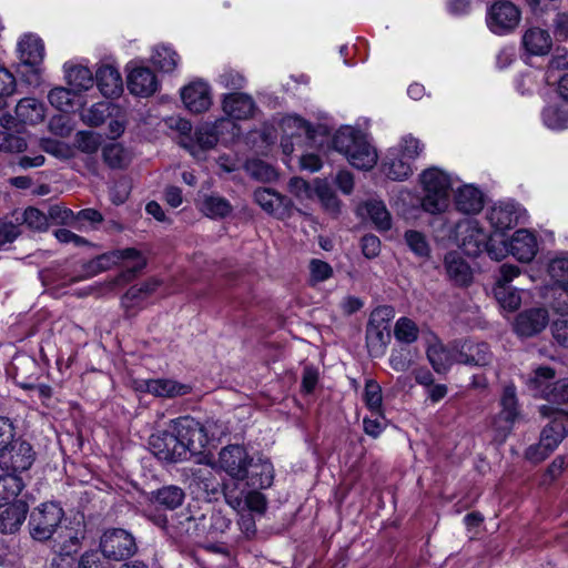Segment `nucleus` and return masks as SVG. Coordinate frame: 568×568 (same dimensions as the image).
Masks as SVG:
<instances>
[{"label":"nucleus","mask_w":568,"mask_h":568,"mask_svg":"<svg viewBox=\"0 0 568 568\" xmlns=\"http://www.w3.org/2000/svg\"><path fill=\"white\" fill-rule=\"evenodd\" d=\"M333 148L344 154L349 164L358 170H371L377 162V153L366 138L348 126L335 133Z\"/></svg>","instance_id":"obj_1"},{"label":"nucleus","mask_w":568,"mask_h":568,"mask_svg":"<svg viewBox=\"0 0 568 568\" xmlns=\"http://www.w3.org/2000/svg\"><path fill=\"white\" fill-rule=\"evenodd\" d=\"M122 261V272L116 276V284H126L133 281L136 275L146 266V258L144 255L133 247H128L112 252L110 254H102L92 260L88 264V271L91 274H97L108 270L112 264Z\"/></svg>","instance_id":"obj_2"},{"label":"nucleus","mask_w":568,"mask_h":568,"mask_svg":"<svg viewBox=\"0 0 568 568\" xmlns=\"http://www.w3.org/2000/svg\"><path fill=\"white\" fill-rule=\"evenodd\" d=\"M424 189L422 207L430 214H437L448 206L450 178L437 168L425 170L420 175Z\"/></svg>","instance_id":"obj_3"},{"label":"nucleus","mask_w":568,"mask_h":568,"mask_svg":"<svg viewBox=\"0 0 568 568\" xmlns=\"http://www.w3.org/2000/svg\"><path fill=\"white\" fill-rule=\"evenodd\" d=\"M63 516V509L54 503H45L34 508L29 519L31 537L39 541H45L54 534L58 535Z\"/></svg>","instance_id":"obj_4"},{"label":"nucleus","mask_w":568,"mask_h":568,"mask_svg":"<svg viewBox=\"0 0 568 568\" xmlns=\"http://www.w3.org/2000/svg\"><path fill=\"white\" fill-rule=\"evenodd\" d=\"M520 21L521 11L511 1L497 0L487 9L486 24L494 34L506 36L513 33Z\"/></svg>","instance_id":"obj_5"},{"label":"nucleus","mask_w":568,"mask_h":568,"mask_svg":"<svg viewBox=\"0 0 568 568\" xmlns=\"http://www.w3.org/2000/svg\"><path fill=\"white\" fill-rule=\"evenodd\" d=\"M495 237H489L487 233L478 227L477 223L469 222L465 226L464 236L462 239V247L469 256H477L481 252L487 251L489 256L495 260H500L506 256L507 245L505 241H500L503 247L500 252L495 251Z\"/></svg>","instance_id":"obj_6"},{"label":"nucleus","mask_w":568,"mask_h":568,"mask_svg":"<svg viewBox=\"0 0 568 568\" xmlns=\"http://www.w3.org/2000/svg\"><path fill=\"white\" fill-rule=\"evenodd\" d=\"M100 548L108 559L116 561L133 556L138 549L132 534L121 528L105 530L100 539Z\"/></svg>","instance_id":"obj_7"},{"label":"nucleus","mask_w":568,"mask_h":568,"mask_svg":"<svg viewBox=\"0 0 568 568\" xmlns=\"http://www.w3.org/2000/svg\"><path fill=\"white\" fill-rule=\"evenodd\" d=\"M151 452L161 460L178 463L185 457V449L181 443L179 430H162L151 435L149 440Z\"/></svg>","instance_id":"obj_8"},{"label":"nucleus","mask_w":568,"mask_h":568,"mask_svg":"<svg viewBox=\"0 0 568 568\" xmlns=\"http://www.w3.org/2000/svg\"><path fill=\"white\" fill-rule=\"evenodd\" d=\"M174 429L179 430L181 443L187 454H201L209 444L207 426L202 425L191 417H182L174 420Z\"/></svg>","instance_id":"obj_9"},{"label":"nucleus","mask_w":568,"mask_h":568,"mask_svg":"<svg viewBox=\"0 0 568 568\" xmlns=\"http://www.w3.org/2000/svg\"><path fill=\"white\" fill-rule=\"evenodd\" d=\"M500 412L494 418L493 425L504 439L513 429L515 422L519 418L520 412L516 396V387L513 384L504 387L500 397Z\"/></svg>","instance_id":"obj_10"},{"label":"nucleus","mask_w":568,"mask_h":568,"mask_svg":"<svg viewBox=\"0 0 568 568\" xmlns=\"http://www.w3.org/2000/svg\"><path fill=\"white\" fill-rule=\"evenodd\" d=\"M252 456L241 445H229L219 453V467L231 478L240 480L244 471L250 466Z\"/></svg>","instance_id":"obj_11"},{"label":"nucleus","mask_w":568,"mask_h":568,"mask_svg":"<svg viewBox=\"0 0 568 568\" xmlns=\"http://www.w3.org/2000/svg\"><path fill=\"white\" fill-rule=\"evenodd\" d=\"M254 200L264 211L280 220H285L292 216L294 206L291 199L272 189H257L254 192Z\"/></svg>","instance_id":"obj_12"},{"label":"nucleus","mask_w":568,"mask_h":568,"mask_svg":"<svg viewBox=\"0 0 568 568\" xmlns=\"http://www.w3.org/2000/svg\"><path fill=\"white\" fill-rule=\"evenodd\" d=\"M274 479V468L268 459L254 457L250 460L243 478L241 481H245L246 486L252 489H265L268 488Z\"/></svg>","instance_id":"obj_13"},{"label":"nucleus","mask_w":568,"mask_h":568,"mask_svg":"<svg viewBox=\"0 0 568 568\" xmlns=\"http://www.w3.org/2000/svg\"><path fill=\"white\" fill-rule=\"evenodd\" d=\"M181 99L192 113H202L212 104L211 91L207 83L193 81L181 90Z\"/></svg>","instance_id":"obj_14"},{"label":"nucleus","mask_w":568,"mask_h":568,"mask_svg":"<svg viewBox=\"0 0 568 568\" xmlns=\"http://www.w3.org/2000/svg\"><path fill=\"white\" fill-rule=\"evenodd\" d=\"M493 359V354L487 343H475L465 341L460 344L456 343V363L487 366Z\"/></svg>","instance_id":"obj_15"},{"label":"nucleus","mask_w":568,"mask_h":568,"mask_svg":"<svg viewBox=\"0 0 568 568\" xmlns=\"http://www.w3.org/2000/svg\"><path fill=\"white\" fill-rule=\"evenodd\" d=\"M507 252L520 262H530L537 253V241L532 233L527 230H518L514 233L510 241H505Z\"/></svg>","instance_id":"obj_16"},{"label":"nucleus","mask_w":568,"mask_h":568,"mask_svg":"<svg viewBox=\"0 0 568 568\" xmlns=\"http://www.w3.org/2000/svg\"><path fill=\"white\" fill-rule=\"evenodd\" d=\"M547 324V311L545 308H531L517 316L515 329L519 335L529 337L540 333Z\"/></svg>","instance_id":"obj_17"},{"label":"nucleus","mask_w":568,"mask_h":568,"mask_svg":"<svg viewBox=\"0 0 568 568\" xmlns=\"http://www.w3.org/2000/svg\"><path fill=\"white\" fill-rule=\"evenodd\" d=\"M141 388L154 396L168 398L187 395L192 390L190 385L170 378L143 381Z\"/></svg>","instance_id":"obj_18"},{"label":"nucleus","mask_w":568,"mask_h":568,"mask_svg":"<svg viewBox=\"0 0 568 568\" xmlns=\"http://www.w3.org/2000/svg\"><path fill=\"white\" fill-rule=\"evenodd\" d=\"M128 89L134 95L150 97L158 89L156 77L149 68H135L128 75Z\"/></svg>","instance_id":"obj_19"},{"label":"nucleus","mask_w":568,"mask_h":568,"mask_svg":"<svg viewBox=\"0 0 568 568\" xmlns=\"http://www.w3.org/2000/svg\"><path fill=\"white\" fill-rule=\"evenodd\" d=\"M222 105L225 114L236 120H246L253 116L255 111L253 99L245 93L234 92L226 94Z\"/></svg>","instance_id":"obj_20"},{"label":"nucleus","mask_w":568,"mask_h":568,"mask_svg":"<svg viewBox=\"0 0 568 568\" xmlns=\"http://www.w3.org/2000/svg\"><path fill=\"white\" fill-rule=\"evenodd\" d=\"M521 43L530 55H546L552 47L549 32L538 27L527 29L523 34Z\"/></svg>","instance_id":"obj_21"},{"label":"nucleus","mask_w":568,"mask_h":568,"mask_svg":"<svg viewBox=\"0 0 568 568\" xmlns=\"http://www.w3.org/2000/svg\"><path fill=\"white\" fill-rule=\"evenodd\" d=\"M28 505L22 500L10 504L0 513V532L13 534L19 530L26 520Z\"/></svg>","instance_id":"obj_22"},{"label":"nucleus","mask_w":568,"mask_h":568,"mask_svg":"<svg viewBox=\"0 0 568 568\" xmlns=\"http://www.w3.org/2000/svg\"><path fill=\"white\" fill-rule=\"evenodd\" d=\"M97 84L106 98L119 97L123 90L120 72L112 65H102L97 71Z\"/></svg>","instance_id":"obj_23"},{"label":"nucleus","mask_w":568,"mask_h":568,"mask_svg":"<svg viewBox=\"0 0 568 568\" xmlns=\"http://www.w3.org/2000/svg\"><path fill=\"white\" fill-rule=\"evenodd\" d=\"M455 204L457 210L465 214H476L484 206V194L473 185H464L455 195Z\"/></svg>","instance_id":"obj_24"},{"label":"nucleus","mask_w":568,"mask_h":568,"mask_svg":"<svg viewBox=\"0 0 568 568\" xmlns=\"http://www.w3.org/2000/svg\"><path fill=\"white\" fill-rule=\"evenodd\" d=\"M161 285V282L158 278H149L141 284H136L131 286L125 294L122 296L121 303L125 310L133 308L139 306L142 302H144L149 296H151L158 287Z\"/></svg>","instance_id":"obj_25"},{"label":"nucleus","mask_w":568,"mask_h":568,"mask_svg":"<svg viewBox=\"0 0 568 568\" xmlns=\"http://www.w3.org/2000/svg\"><path fill=\"white\" fill-rule=\"evenodd\" d=\"M20 59L24 64L38 65L44 57V45L40 38L29 34L24 36L18 44Z\"/></svg>","instance_id":"obj_26"},{"label":"nucleus","mask_w":568,"mask_h":568,"mask_svg":"<svg viewBox=\"0 0 568 568\" xmlns=\"http://www.w3.org/2000/svg\"><path fill=\"white\" fill-rule=\"evenodd\" d=\"M445 268L448 277L458 285H466L471 281V270L469 265L456 252L446 254Z\"/></svg>","instance_id":"obj_27"},{"label":"nucleus","mask_w":568,"mask_h":568,"mask_svg":"<svg viewBox=\"0 0 568 568\" xmlns=\"http://www.w3.org/2000/svg\"><path fill=\"white\" fill-rule=\"evenodd\" d=\"M16 115L19 122L33 125L43 121L44 106L34 98H24L18 102Z\"/></svg>","instance_id":"obj_28"},{"label":"nucleus","mask_w":568,"mask_h":568,"mask_svg":"<svg viewBox=\"0 0 568 568\" xmlns=\"http://www.w3.org/2000/svg\"><path fill=\"white\" fill-rule=\"evenodd\" d=\"M34 455L32 446L24 440H17L11 444L9 463L13 471L28 470L33 464Z\"/></svg>","instance_id":"obj_29"},{"label":"nucleus","mask_w":568,"mask_h":568,"mask_svg":"<svg viewBox=\"0 0 568 568\" xmlns=\"http://www.w3.org/2000/svg\"><path fill=\"white\" fill-rule=\"evenodd\" d=\"M567 435L568 428L565 420L562 418H554L541 430L539 443L548 452L552 453Z\"/></svg>","instance_id":"obj_30"},{"label":"nucleus","mask_w":568,"mask_h":568,"mask_svg":"<svg viewBox=\"0 0 568 568\" xmlns=\"http://www.w3.org/2000/svg\"><path fill=\"white\" fill-rule=\"evenodd\" d=\"M84 538L83 531L74 530L73 528L62 527L59 529L58 535L53 538L57 544L58 552L71 557L81 547V541Z\"/></svg>","instance_id":"obj_31"},{"label":"nucleus","mask_w":568,"mask_h":568,"mask_svg":"<svg viewBox=\"0 0 568 568\" xmlns=\"http://www.w3.org/2000/svg\"><path fill=\"white\" fill-rule=\"evenodd\" d=\"M456 357V344L447 349L443 344L436 343L427 348V358L437 373H445L452 366Z\"/></svg>","instance_id":"obj_32"},{"label":"nucleus","mask_w":568,"mask_h":568,"mask_svg":"<svg viewBox=\"0 0 568 568\" xmlns=\"http://www.w3.org/2000/svg\"><path fill=\"white\" fill-rule=\"evenodd\" d=\"M184 498V490L175 485L163 486L152 493V499L168 509L180 507Z\"/></svg>","instance_id":"obj_33"},{"label":"nucleus","mask_w":568,"mask_h":568,"mask_svg":"<svg viewBox=\"0 0 568 568\" xmlns=\"http://www.w3.org/2000/svg\"><path fill=\"white\" fill-rule=\"evenodd\" d=\"M67 82L74 93L89 90L93 85V75L89 68L75 65L67 70Z\"/></svg>","instance_id":"obj_34"},{"label":"nucleus","mask_w":568,"mask_h":568,"mask_svg":"<svg viewBox=\"0 0 568 568\" xmlns=\"http://www.w3.org/2000/svg\"><path fill=\"white\" fill-rule=\"evenodd\" d=\"M102 158L110 169H124L131 158L129 152L120 143H110L102 149Z\"/></svg>","instance_id":"obj_35"},{"label":"nucleus","mask_w":568,"mask_h":568,"mask_svg":"<svg viewBox=\"0 0 568 568\" xmlns=\"http://www.w3.org/2000/svg\"><path fill=\"white\" fill-rule=\"evenodd\" d=\"M197 519L190 511H181L173 518L170 535L176 538L191 537L197 531Z\"/></svg>","instance_id":"obj_36"},{"label":"nucleus","mask_w":568,"mask_h":568,"mask_svg":"<svg viewBox=\"0 0 568 568\" xmlns=\"http://www.w3.org/2000/svg\"><path fill=\"white\" fill-rule=\"evenodd\" d=\"M23 489V481L20 477L13 474L0 476V507L14 503V499Z\"/></svg>","instance_id":"obj_37"},{"label":"nucleus","mask_w":568,"mask_h":568,"mask_svg":"<svg viewBox=\"0 0 568 568\" xmlns=\"http://www.w3.org/2000/svg\"><path fill=\"white\" fill-rule=\"evenodd\" d=\"M27 146L26 138L20 130H0V152L21 153Z\"/></svg>","instance_id":"obj_38"},{"label":"nucleus","mask_w":568,"mask_h":568,"mask_svg":"<svg viewBox=\"0 0 568 568\" xmlns=\"http://www.w3.org/2000/svg\"><path fill=\"white\" fill-rule=\"evenodd\" d=\"M364 209L377 229L383 231H387L390 229V214L388 213L385 204L382 201H368L364 204Z\"/></svg>","instance_id":"obj_39"},{"label":"nucleus","mask_w":568,"mask_h":568,"mask_svg":"<svg viewBox=\"0 0 568 568\" xmlns=\"http://www.w3.org/2000/svg\"><path fill=\"white\" fill-rule=\"evenodd\" d=\"M165 125L180 133V145L189 151L193 150V138L191 136L192 124L189 120L179 115H172L164 119Z\"/></svg>","instance_id":"obj_40"},{"label":"nucleus","mask_w":568,"mask_h":568,"mask_svg":"<svg viewBox=\"0 0 568 568\" xmlns=\"http://www.w3.org/2000/svg\"><path fill=\"white\" fill-rule=\"evenodd\" d=\"M114 110L115 105L110 101L98 102L85 111L83 120L90 126H99L113 114Z\"/></svg>","instance_id":"obj_41"},{"label":"nucleus","mask_w":568,"mask_h":568,"mask_svg":"<svg viewBox=\"0 0 568 568\" xmlns=\"http://www.w3.org/2000/svg\"><path fill=\"white\" fill-rule=\"evenodd\" d=\"M387 178L394 181H403L412 175L413 169L405 158H394L383 164Z\"/></svg>","instance_id":"obj_42"},{"label":"nucleus","mask_w":568,"mask_h":568,"mask_svg":"<svg viewBox=\"0 0 568 568\" xmlns=\"http://www.w3.org/2000/svg\"><path fill=\"white\" fill-rule=\"evenodd\" d=\"M494 295L499 305L505 310L514 312L520 306V295L511 286L495 285Z\"/></svg>","instance_id":"obj_43"},{"label":"nucleus","mask_w":568,"mask_h":568,"mask_svg":"<svg viewBox=\"0 0 568 568\" xmlns=\"http://www.w3.org/2000/svg\"><path fill=\"white\" fill-rule=\"evenodd\" d=\"M245 170L251 178L261 182H271L277 175L273 166L258 159L248 160Z\"/></svg>","instance_id":"obj_44"},{"label":"nucleus","mask_w":568,"mask_h":568,"mask_svg":"<svg viewBox=\"0 0 568 568\" xmlns=\"http://www.w3.org/2000/svg\"><path fill=\"white\" fill-rule=\"evenodd\" d=\"M364 400L366 406L369 408L373 415H382V388L379 384L374 379L366 381L364 390Z\"/></svg>","instance_id":"obj_45"},{"label":"nucleus","mask_w":568,"mask_h":568,"mask_svg":"<svg viewBox=\"0 0 568 568\" xmlns=\"http://www.w3.org/2000/svg\"><path fill=\"white\" fill-rule=\"evenodd\" d=\"M232 206L230 202L221 196H206L202 203V211L211 217H224L230 214Z\"/></svg>","instance_id":"obj_46"},{"label":"nucleus","mask_w":568,"mask_h":568,"mask_svg":"<svg viewBox=\"0 0 568 568\" xmlns=\"http://www.w3.org/2000/svg\"><path fill=\"white\" fill-rule=\"evenodd\" d=\"M153 64L163 72H172L179 61V55L175 51L166 47H159L152 55Z\"/></svg>","instance_id":"obj_47"},{"label":"nucleus","mask_w":568,"mask_h":568,"mask_svg":"<svg viewBox=\"0 0 568 568\" xmlns=\"http://www.w3.org/2000/svg\"><path fill=\"white\" fill-rule=\"evenodd\" d=\"M77 93L72 91L71 88L58 87L52 89L48 99L52 106L55 109L68 112L73 108V98Z\"/></svg>","instance_id":"obj_48"},{"label":"nucleus","mask_w":568,"mask_h":568,"mask_svg":"<svg viewBox=\"0 0 568 568\" xmlns=\"http://www.w3.org/2000/svg\"><path fill=\"white\" fill-rule=\"evenodd\" d=\"M489 222L497 231L513 227L517 223V216L508 207H494L489 213Z\"/></svg>","instance_id":"obj_49"},{"label":"nucleus","mask_w":568,"mask_h":568,"mask_svg":"<svg viewBox=\"0 0 568 568\" xmlns=\"http://www.w3.org/2000/svg\"><path fill=\"white\" fill-rule=\"evenodd\" d=\"M418 334L419 329L410 318L400 317L395 324L394 335L402 343H414L418 338Z\"/></svg>","instance_id":"obj_50"},{"label":"nucleus","mask_w":568,"mask_h":568,"mask_svg":"<svg viewBox=\"0 0 568 568\" xmlns=\"http://www.w3.org/2000/svg\"><path fill=\"white\" fill-rule=\"evenodd\" d=\"M22 223L30 230L44 232L49 227L48 216L39 209L29 206L22 213Z\"/></svg>","instance_id":"obj_51"},{"label":"nucleus","mask_w":568,"mask_h":568,"mask_svg":"<svg viewBox=\"0 0 568 568\" xmlns=\"http://www.w3.org/2000/svg\"><path fill=\"white\" fill-rule=\"evenodd\" d=\"M102 143L101 135L91 131H80L75 135L78 150L87 154L95 153Z\"/></svg>","instance_id":"obj_52"},{"label":"nucleus","mask_w":568,"mask_h":568,"mask_svg":"<svg viewBox=\"0 0 568 568\" xmlns=\"http://www.w3.org/2000/svg\"><path fill=\"white\" fill-rule=\"evenodd\" d=\"M193 138V148L199 145L203 150H209L215 146L217 143V135L215 128L211 124H204L199 126Z\"/></svg>","instance_id":"obj_53"},{"label":"nucleus","mask_w":568,"mask_h":568,"mask_svg":"<svg viewBox=\"0 0 568 568\" xmlns=\"http://www.w3.org/2000/svg\"><path fill=\"white\" fill-rule=\"evenodd\" d=\"M542 120L552 130L565 129L568 124L567 115L556 105H548L544 109Z\"/></svg>","instance_id":"obj_54"},{"label":"nucleus","mask_w":568,"mask_h":568,"mask_svg":"<svg viewBox=\"0 0 568 568\" xmlns=\"http://www.w3.org/2000/svg\"><path fill=\"white\" fill-rule=\"evenodd\" d=\"M78 568H114L108 558L97 550L85 551L79 559Z\"/></svg>","instance_id":"obj_55"},{"label":"nucleus","mask_w":568,"mask_h":568,"mask_svg":"<svg viewBox=\"0 0 568 568\" xmlns=\"http://www.w3.org/2000/svg\"><path fill=\"white\" fill-rule=\"evenodd\" d=\"M314 193H316L327 211L334 214L339 211V201L326 183L318 182Z\"/></svg>","instance_id":"obj_56"},{"label":"nucleus","mask_w":568,"mask_h":568,"mask_svg":"<svg viewBox=\"0 0 568 568\" xmlns=\"http://www.w3.org/2000/svg\"><path fill=\"white\" fill-rule=\"evenodd\" d=\"M424 145L420 141L414 138L412 134L405 135L399 143L400 156L406 160H415L419 156Z\"/></svg>","instance_id":"obj_57"},{"label":"nucleus","mask_w":568,"mask_h":568,"mask_svg":"<svg viewBox=\"0 0 568 568\" xmlns=\"http://www.w3.org/2000/svg\"><path fill=\"white\" fill-rule=\"evenodd\" d=\"M308 268L313 283L324 282L333 276L332 266L327 262L318 258L311 260Z\"/></svg>","instance_id":"obj_58"},{"label":"nucleus","mask_w":568,"mask_h":568,"mask_svg":"<svg viewBox=\"0 0 568 568\" xmlns=\"http://www.w3.org/2000/svg\"><path fill=\"white\" fill-rule=\"evenodd\" d=\"M405 240L409 248L418 256H427L429 253V246L425 236L417 231H407L405 233Z\"/></svg>","instance_id":"obj_59"},{"label":"nucleus","mask_w":568,"mask_h":568,"mask_svg":"<svg viewBox=\"0 0 568 568\" xmlns=\"http://www.w3.org/2000/svg\"><path fill=\"white\" fill-rule=\"evenodd\" d=\"M554 377H555V371L551 367L540 366L535 371L534 377L530 378V384L536 389L541 388L542 396H544L547 392H549L548 383Z\"/></svg>","instance_id":"obj_60"},{"label":"nucleus","mask_w":568,"mask_h":568,"mask_svg":"<svg viewBox=\"0 0 568 568\" xmlns=\"http://www.w3.org/2000/svg\"><path fill=\"white\" fill-rule=\"evenodd\" d=\"M47 216L48 221L51 220L54 224L71 226L74 224V213L70 209L58 204L49 207Z\"/></svg>","instance_id":"obj_61"},{"label":"nucleus","mask_w":568,"mask_h":568,"mask_svg":"<svg viewBox=\"0 0 568 568\" xmlns=\"http://www.w3.org/2000/svg\"><path fill=\"white\" fill-rule=\"evenodd\" d=\"M194 480L207 494L215 495L219 491V483L211 470L199 469L194 473Z\"/></svg>","instance_id":"obj_62"},{"label":"nucleus","mask_w":568,"mask_h":568,"mask_svg":"<svg viewBox=\"0 0 568 568\" xmlns=\"http://www.w3.org/2000/svg\"><path fill=\"white\" fill-rule=\"evenodd\" d=\"M544 397L550 402L568 403V378L554 383L551 389Z\"/></svg>","instance_id":"obj_63"},{"label":"nucleus","mask_w":568,"mask_h":568,"mask_svg":"<svg viewBox=\"0 0 568 568\" xmlns=\"http://www.w3.org/2000/svg\"><path fill=\"white\" fill-rule=\"evenodd\" d=\"M288 190L298 199H311L315 192L307 181L297 176L290 180Z\"/></svg>","instance_id":"obj_64"}]
</instances>
